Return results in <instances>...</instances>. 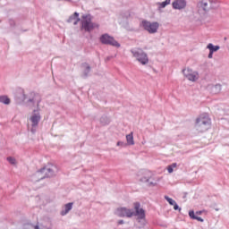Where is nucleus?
I'll return each instance as SVG.
<instances>
[{
  "label": "nucleus",
  "mask_w": 229,
  "mask_h": 229,
  "mask_svg": "<svg viewBox=\"0 0 229 229\" xmlns=\"http://www.w3.org/2000/svg\"><path fill=\"white\" fill-rule=\"evenodd\" d=\"M134 210L128 208H118L115 211L118 217H133L135 216L137 220L140 222V219H144V209L140 208V203L135 202L133 204Z\"/></svg>",
  "instance_id": "nucleus-1"
},
{
  "label": "nucleus",
  "mask_w": 229,
  "mask_h": 229,
  "mask_svg": "<svg viewBox=\"0 0 229 229\" xmlns=\"http://www.w3.org/2000/svg\"><path fill=\"white\" fill-rule=\"evenodd\" d=\"M56 173H58V167L53 164H48L41 170L38 171L32 176V180L34 182H40V180H44V178H53V176H56Z\"/></svg>",
  "instance_id": "nucleus-2"
},
{
  "label": "nucleus",
  "mask_w": 229,
  "mask_h": 229,
  "mask_svg": "<svg viewBox=\"0 0 229 229\" xmlns=\"http://www.w3.org/2000/svg\"><path fill=\"white\" fill-rule=\"evenodd\" d=\"M22 95V101L27 105V106H37L38 108L40 102L42 101V98H40V95L37 93H30L29 95H25L24 92H21Z\"/></svg>",
  "instance_id": "nucleus-3"
},
{
  "label": "nucleus",
  "mask_w": 229,
  "mask_h": 229,
  "mask_svg": "<svg viewBox=\"0 0 229 229\" xmlns=\"http://www.w3.org/2000/svg\"><path fill=\"white\" fill-rule=\"evenodd\" d=\"M195 127L198 131H207V130L210 128V118L208 115L201 114L199 118H197Z\"/></svg>",
  "instance_id": "nucleus-4"
},
{
  "label": "nucleus",
  "mask_w": 229,
  "mask_h": 229,
  "mask_svg": "<svg viewBox=\"0 0 229 229\" xmlns=\"http://www.w3.org/2000/svg\"><path fill=\"white\" fill-rule=\"evenodd\" d=\"M38 123H40V113H38V110H34L33 114L30 118V123L28 125L29 131H30L33 135L37 133V128H38Z\"/></svg>",
  "instance_id": "nucleus-5"
},
{
  "label": "nucleus",
  "mask_w": 229,
  "mask_h": 229,
  "mask_svg": "<svg viewBox=\"0 0 229 229\" xmlns=\"http://www.w3.org/2000/svg\"><path fill=\"white\" fill-rule=\"evenodd\" d=\"M95 28H98V24L92 22V16L90 14L82 15L81 30L90 33Z\"/></svg>",
  "instance_id": "nucleus-6"
},
{
  "label": "nucleus",
  "mask_w": 229,
  "mask_h": 229,
  "mask_svg": "<svg viewBox=\"0 0 229 229\" xmlns=\"http://www.w3.org/2000/svg\"><path fill=\"white\" fill-rule=\"evenodd\" d=\"M148 176H145V184L147 187H157L158 185V182H160V177L156 176L155 174H152L149 171H145V174H148Z\"/></svg>",
  "instance_id": "nucleus-7"
},
{
  "label": "nucleus",
  "mask_w": 229,
  "mask_h": 229,
  "mask_svg": "<svg viewBox=\"0 0 229 229\" xmlns=\"http://www.w3.org/2000/svg\"><path fill=\"white\" fill-rule=\"evenodd\" d=\"M101 44H105L106 46H113L114 47H121V44L114 38V37L108 34H103L100 37Z\"/></svg>",
  "instance_id": "nucleus-8"
},
{
  "label": "nucleus",
  "mask_w": 229,
  "mask_h": 229,
  "mask_svg": "<svg viewBox=\"0 0 229 229\" xmlns=\"http://www.w3.org/2000/svg\"><path fill=\"white\" fill-rule=\"evenodd\" d=\"M158 28H160V23L158 21H144V30L148 31L150 35L157 33Z\"/></svg>",
  "instance_id": "nucleus-9"
},
{
  "label": "nucleus",
  "mask_w": 229,
  "mask_h": 229,
  "mask_svg": "<svg viewBox=\"0 0 229 229\" xmlns=\"http://www.w3.org/2000/svg\"><path fill=\"white\" fill-rule=\"evenodd\" d=\"M182 74L189 81H198V80H199V73H198V72H192L191 68L183 69Z\"/></svg>",
  "instance_id": "nucleus-10"
},
{
  "label": "nucleus",
  "mask_w": 229,
  "mask_h": 229,
  "mask_svg": "<svg viewBox=\"0 0 229 229\" xmlns=\"http://www.w3.org/2000/svg\"><path fill=\"white\" fill-rule=\"evenodd\" d=\"M131 54L133 55L134 58H136L137 62L144 65V50L141 48H134L131 50Z\"/></svg>",
  "instance_id": "nucleus-11"
},
{
  "label": "nucleus",
  "mask_w": 229,
  "mask_h": 229,
  "mask_svg": "<svg viewBox=\"0 0 229 229\" xmlns=\"http://www.w3.org/2000/svg\"><path fill=\"white\" fill-rule=\"evenodd\" d=\"M172 7L174 10H185L187 7V1L185 0H174L172 3Z\"/></svg>",
  "instance_id": "nucleus-12"
},
{
  "label": "nucleus",
  "mask_w": 229,
  "mask_h": 229,
  "mask_svg": "<svg viewBox=\"0 0 229 229\" xmlns=\"http://www.w3.org/2000/svg\"><path fill=\"white\" fill-rule=\"evenodd\" d=\"M67 22H69L70 24H73L74 26H76V24H78V22H80V13H74L73 14H72V15L68 18Z\"/></svg>",
  "instance_id": "nucleus-13"
},
{
  "label": "nucleus",
  "mask_w": 229,
  "mask_h": 229,
  "mask_svg": "<svg viewBox=\"0 0 229 229\" xmlns=\"http://www.w3.org/2000/svg\"><path fill=\"white\" fill-rule=\"evenodd\" d=\"M72 202H69L67 204H65L64 207H63V209L61 210L60 212V215L61 216H67V214L72 210Z\"/></svg>",
  "instance_id": "nucleus-14"
},
{
  "label": "nucleus",
  "mask_w": 229,
  "mask_h": 229,
  "mask_svg": "<svg viewBox=\"0 0 229 229\" xmlns=\"http://www.w3.org/2000/svg\"><path fill=\"white\" fill-rule=\"evenodd\" d=\"M81 68H82L83 78H87V76H89V74H90V64H87V63H83L81 64Z\"/></svg>",
  "instance_id": "nucleus-15"
},
{
  "label": "nucleus",
  "mask_w": 229,
  "mask_h": 229,
  "mask_svg": "<svg viewBox=\"0 0 229 229\" xmlns=\"http://www.w3.org/2000/svg\"><path fill=\"white\" fill-rule=\"evenodd\" d=\"M208 89H209L211 90L212 94H219V92H221V84H216V85H208Z\"/></svg>",
  "instance_id": "nucleus-16"
},
{
  "label": "nucleus",
  "mask_w": 229,
  "mask_h": 229,
  "mask_svg": "<svg viewBox=\"0 0 229 229\" xmlns=\"http://www.w3.org/2000/svg\"><path fill=\"white\" fill-rule=\"evenodd\" d=\"M127 146H135V140H133V132H131L126 135V143Z\"/></svg>",
  "instance_id": "nucleus-17"
},
{
  "label": "nucleus",
  "mask_w": 229,
  "mask_h": 229,
  "mask_svg": "<svg viewBox=\"0 0 229 229\" xmlns=\"http://www.w3.org/2000/svg\"><path fill=\"white\" fill-rule=\"evenodd\" d=\"M199 8H202L204 12H208L210 10V7L208 6V2L207 1H201L198 4Z\"/></svg>",
  "instance_id": "nucleus-18"
},
{
  "label": "nucleus",
  "mask_w": 229,
  "mask_h": 229,
  "mask_svg": "<svg viewBox=\"0 0 229 229\" xmlns=\"http://www.w3.org/2000/svg\"><path fill=\"white\" fill-rule=\"evenodd\" d=\"M189 216L191 217V219H195L196 221H199L200 223H203V218L196 216V213H194V210H191L189 211Z\"/></svg>",
  "instance_id": "nucleus-19"
},
{
  "label": "nucleus",
  "mask_w": 229,
  "mask_h": 229,
  "mask_svg": "<svg viewBox=\"0 0 229 229\" xmlns=\"http://www.w3.org/2000/svg\"><path fill=\"white\" fill-rule=\"evenodd\" d=\"M207 49H208L209 51H211V53H216V51H219L220 47L219 46H214V44L209 43L207 46Z\"/></svg>",
  "instance_id": "nucleus-20"
},
{
  "label": "nucleus",
  "mask_w": 229,
  "mask_h": 229,
  "mask_svg": "<svg viewBox=\"0 0 229 229\" xmlns=\"http://www.w3.org/2000/svg\"><path fill=\"white\" fill-rule=\"evenodd\" d=\"M22 228L23 229H40L38 225H35V224H24Z\"/></svg>",
  "instance_id": "nucleus-21"
},
{
  "label": "nucleus",
  "mask_w": 229,
  "mask_h": 229,
  "mask_svg": "<svg viewBox=\"0 0 229 229\" xmlns=\"http://www.w3.org/2000/svg\"><path fill=\"white\" fill-rule=\"evenodd\" d=\"M158 4V9L160 10L161 8H165V6H167V4H171V0H165L164 2L161 3H157Z\"/></svg>",
  "instance_id": "nucleus-22"
},
{
  "label": "nucleus",
  "mask_w": 229,
  "mask_h": 229,
  "mask_svg": "<svg viewBox=\"0 0 229 229\" xmlns=\"http://www.w3.org/2000/svg\"><path fill=\"white\" fill-rule=\"evenodd\" d=\"M100 123L103 126H106V124H110V119H108L106 116H102L100 118Z\"/></svg>",
  "instance_id": "nucleus-23"
},
{
  "label": "nucleus",
  "mask_w": 229,
  "mask_h": 229,
  "mask_svg": "<svg viewBox=\"0 0 229 229\" xmlns=\"http://www.w3.org/2000/svg\"><path fill=\"white\" fill-rule=\"evenodd\" d=\"M0 103H3L4 105H10V99L6 96H1Z\"/></svg>",
  "instance_id": "nucleus-24"
},
{
  "label": "nucleus",
  "mask_w": 229,
  "mask_h": 229,
  "mask_svg": "<svg viewBox=\"0 0 229 229\" xmlns=\"http://www.w3.org/2000/svg\"><path fill=\"white\" fill-rule=\"evenodd\" d=\"M7 162H9V164H11V165H17V159H15V157H8Z\"/></svg>",
  "instance_id": "nucleus-25"
},
{
  "label": "nucleus",
  "mask_w": 229,
  "mask_h": 229,
  "mask_svg": "<svg viewBox=\"0 0 229 229\" xmlns=\"http://www.w3.org/2000/svg\"><path fill=\"white\" fill-rule=\"evenodd\" d=\"M143 178H144V171L140 170L137 173V180H139L140 182H143Z\"/></svg>",
  "instance_id": "nucleus-26"
},
{
  "label": "nucleus",
  "mask_w": 229,
  "mask_h": 229,
  "mask_svg": "<svg viewBox=\"0 0 229 229\" xmlns=\"http://www.w3.org/2000/svg\"><path fill=\"white\" fill-rule=\"evenodd\" d=\"M165 199L169 203V205H172V206H174L176 203L174 199L169 198V196L167 195L165 196Z\"/></svg>",
  "instance_id": "nucleus-27"
},
{
  "label": "nucleus",
  "mask_w": 229,
  "mask_h": 229,
  "mask_svg": "<svg viewBox=\"0 0 229 229\" xmlns=\"http://www.w3.org/2000/svg\"><path fill=\"white\" fill-rule=\"evenodd\" d=\"M116 146H118L119 148H126V146H128V145L123 141H118L116 143Z\"/></svg>",
  "instance_id": "nucleus-28"
},
{
  "label": "nucleus",
  "mask_w": 229,
  "mask_h": 229,
  "mask_svg": "<svg viewBox=\"0 0 229 229\" xmlns=\"http://www.w3.org/2000/svg\"><path fill=\"white\" fill-rule=\"evenodd\" d=\"M173 207H174V210H179V212L180 210H182V208H180V206H178L176 202L173 205Z\"/></svg>",
  "instance_id": "nucleus-29"
},
{
  "label": "nucleus",
  "mask_w": 229,
  "mask_h": 229,
  "mask_svg": "<svg viewBox=\"0 0 229 229\" xmlns=\"http://www.w3.org/2000/svg\"><path fill=\"white\" fill-rule=\"evenodd\" d=\"M149 62V59H148V55L144 54V65Z\"/></svg>",
  "instance_id": "nucleus-30"
},
{
  "label": "nucleus",
  "mask_w": 229,
  "mask_h": 229,
  "mask_svg": "<svg viewBox=\"0 0 229 229\" xmlns=\"http://www.w3.org/2000/svg\"><path fill=\"white\" fill-rule=\"evenodd\" d=\"M213 56H214V52H212V51H209V54H208V58H213Z\"/></svg>",
  "instance_id": "nucleus-31"
},
{
  "label": "nucleus",
  "mask_w": 229,
  "mask_h": 229,
  "mask_svg": "<svg viewBox=\"0 0 229 229\" xmlns=\"http://www.w3.org/2000/svg\"><path fill=\"white\" fill-rule=\"evenodd\" d=\"M167 171H168V173H173V171H174L173 166L168 165Z\"/></svg>",
  "instance_id": "nucleus-32"
},
{
  "label": "nucleus",
  "mask_w": 229,
  "mask_h": 229,
  "mask_svg": "<svg viewBox=\"0 0 229 229\" xmlns=\"http://www.w3.org/2000/svg\"><path fill=\"white\" fill-rule=\"evenodd\" d=\"M118 225H124V220H120V221L118 222Z\"/></svg>",
  "instance_id": "nucleus-33"
},
{
  "label": "nucleus",
  "mask_w": 229,
  "mask_h": 229,
  "mask_svg": "<svg viewBox=\"0 0 229 229\" xmlns=\"http://www.w3.org/2000/svg\"><path fill=\"white\" fill-rule=\"evenodd\" d=\"M170 166L174 169V167H176V163H173Z\"/></svg>",
  "instance_id": "nucleus-34"
},
{
  "label": "nucleus",
  "mask_w": 229,
  "mask_h": 229,
  "mask_svg": "<svg viewBox=\"0 0 229 229\" xmlns=\"http://www.w3.org/2000/svg\"><path fill=\"white\" fill-rule=\"evenodd\" d=\"M110 60H112V56H107V57H106V61L108 62V61H110Z\"/></svg>",
  "instance_id": "nucleus-35"
},
{
  "label": "nucleus",
  "mask_w": 229,
  "mask_h": 229,
  "mask_svg": "<svg viewBox=\"0 0 229 229\" xmlns=\"http://www.w3.org/2000/svg\"><path fill=\"white\" fill-rule=\"evenodd\" d=\"M199 214H201V211L196 212V215H199Z\"/></svg>",
  "instance_id": "nucleus-36"
},
{
  "label": "nucleus",
  "mask_w": 229,
  "mask_h": 229,
  "mask_svg": "<svg viewBox=\"0 0 229 229\" xmlns=\"http://www.w3.org/2000/svg\"><path fill=\"white\" fill-rule=\"evenodd\" d=\"M216 212H217L219 209L216 208Z\"/></svg>",
  "instance_id": "nucleus-37"
}]
</instances>
